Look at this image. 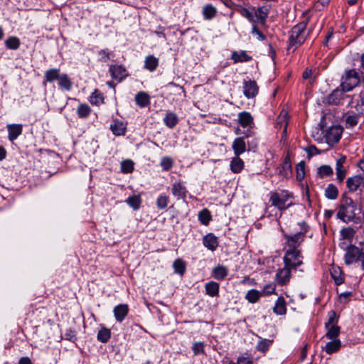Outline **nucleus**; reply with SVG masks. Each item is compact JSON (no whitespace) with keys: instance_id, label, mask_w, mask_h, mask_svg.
Returning <instances> with one entry per match:
<instances>
[{"instance_id":"nucleus-1","label":"nucleus","mask_w":364,"mask_h":364,"mask_svg":"<svg viewBox=\"0 0 364 364\" xmlns=\"http://www.w3.org/2000/svg\"><path fill=\"white\" fill-rule=\"evenodd\" d=\"M357 211H360V209L357 208L353 200L346 193H343L336 214L337 218L346 223L354 221L356 218Z\"/></svg>"},{"instance_id":"nucleus-2","label":"nucleus","mask_w":364,"mask_h":364,"mask_svg":"<svg viewBox=\"0 0 364 364\" xmlns=\"http://www.w3.org/2000/svg\"><path fill=\"white\" fill-rule=\"evenodd\" d=\"M294 197L291 192L282 190L270 193L269 202L278 210L284 211L294 204Z\"/></svg>"},{"instance_id":"nucleus-3","label":"nucleus","mask_w":364,"mask_h":364,"mask_svg":"<svg viewBox=\"0 0 364 364\" xmlns=\"http://www.w3.org/2000/svg\"><path fill=\"white\" fill-rule=\"evenodd\" d=\"M300 231L294 234H284L287 250H300L299 247L303 242L305 235L308 232L309 226L305 222L299 223Z\"/></svg>"},{"instance_id":"nucleus-4","label":"nucleus","mask_w":364,"mask_h":364,"mask_svg":"<svg viewBox=\"0 0 364 364\" xmlns=\"http://www.w3.org/2000/svg\"><path fill=\"white\" fill-rule=\"evenodd\" d=\"M306 37V24L301 23L294 26L290 31L288 49L293 48V50H295L304 43Z\"/></svg>"},{"instance_id":"nucleus-5","label":"nucleus","mask_w":364,"mask_h":364,"mask_svg":"<svg viewBox=\"0 0 364 364\" xmlns=\"http://www.w3.org/2000/svg\"><path fill=\"white\" fill-rule=\"evenodd\" d=\"M284 265L296 269L303 263V256L301 250H287L284 257Z\"/></svg>"},{"instance_id":"nucleus-6","label":"nucleus","mask_w":364,"mask_h":364,"mask_svg":"<svg viewBox=\"0 0 364 364\" xmlns=\"http://www.w3.org/2000/svg\"><path fill=\"white\" fill-rule=\"evenodd\" d=\"M360 82L358 73L354 70H350L346 73V77L341 83V87L346 92L351 90L358 85Z\"/></svg>"},{"instance_id":"nucleus-7","label":"nucleus","mask_w":364,"mask_h":364,"mask_svg":"<svg viewBox=\"0 0 364 364\" xmlns=\"http://www.w3.org/2000/svg\"><path fill=\"white\" fill-rule=\"evenodd\" d=\"M291 268L284 265V267L277 272L275 276V281L279 286L287 284L291 278Z\"/></svg>"},{"instance_id":"nucleus-8","label":"nucleus","mask_w":364,"mask_h":364,"mask_svg":"<svg viewBox=\"0 0 364 364\" xmlns=\"http://www.w3.org/2000/svg\"><path fill=\"white\" fill-rule=\"evenodd\" d=\"M243 85V93L247 98H253L257 95L259 87L255 80H245Z\"/></svg>"},{"instance_id":"nucleus-9","label":"nucleus","mask_w":364,"mask_h":364,"mask_svg":"<svg viewBox=\"0 0 364 364\" xmlns=\"http://www.w3.org/2000/svg\"><path fill=\"white\" fill-rule=\"evenodd\" d=\"M342 129L338 126L331 127L326 132V141L329 144H333L340 140L342 134Z\"/></svg>"},{"instance_id":"nucleus-10","label":"nucleus","mask_w":364,"mask_h":364,"mask_svg":"<svg viewBox=\"0 0 364 364\" xmlns=\"http://www.w3.org/2000/svg\"><path fill=\"white\" fill-rule=\"evenodd\" d=\"M346 91L341 89H336L334 90L327 97V102L330 105H339L341 103L342 100H344L346 97H348V95L345 94Z\"/></svg>"},{"instance_id":"nucleus-11","label":"nucleus","mask_w":364,"mask_h":364,"mask_svg":"<svg viewBox=\"0 0 364 364\" xmlns=\"http://www.w3.org/2000/svg\"><path fill=\"white\" fill-rule=\"evenodd\" d=\"M346 161V156H341L336 161V178L339 183H342L346 176V169L344 168V164Z\"/></svg>"},{"instance_id":"nucleus-12","label":"nucleus","mask_w":364,"mask_h":364,"mask_svg":"<svg viewBox=\"0 0 364 364\" xmlns=\"http://www.w3.org/2000/svg\"><path fill=\"white\" fill-rule=\"evenodd\" d=\"M109 72L113 79L122 81L127 75V70L122 65H112Z\"/></svg>"},{"instance_id":"nucleus-13","label":"nucleus","mask_w":364,"mask_h":364,"mask_svg":"<svg viewBox=\"0 0 364 364\" xmlns=\"http://www.w3.org/2000/svg\"><path fill=\"white\" fill-rule=\"evenodd\" d=\"M363 184H364V178L360 175L349 177L346 180V186L350 192L356 191Z\"/></svg>"},{"instance_id":"nucleus-14","label":"nucleus","mask_w":364,"mask_h":364,"mask_svg":"<svg viewBox=\"0 0 364 364\" xmlns=\"http://www.w3.org/2000/svg\"><path fill=\"white\" fill-rule=\"evenodd\" d=\"M8 130V138L9 141L16 140L23 132V127L20 124H10L6 126Z\"/></svg>"},{"instance_id":"nucleus-15","label":"nucleus","mask_w":364,"mask_h":364,"mask_svg":"<svg viewBox=\"0 0 364 364\" xmlns=\"http://www.w3.org/2000/svg\"><path fill=\"white\" fill-rule=\"evenodd\" d=\"M114 316L117 322H122L129 313L127 304H119L114 308Z\"/></svg>"},{"instance_id":"nucleus-16","label":"nucleus","mask_w":364,"mask_h":364,"mask_svg":"<svg viewBox=\"0 0 364 364\" xmlns=\"http://www.w3.org/2000/svg\"><path fill=\"white\" fill-rule=\"evenodd\" d=\"M232 150L236 156H239L246 151V143L245 137H237L235 139L232 145Z\"/></svg>"},{"instance_id":"nucleus-17","label":"nucleus","mask_w":364,"mask_h":364,"mask_svg":"<svg viewBox=\"0 0 364 364\" xmlns=\"http://www.w3.org/2000/svg\"><path fill=\"white\" fill-rule=\"evenodd\" d=\"M203 245L211 251H214L218 246V238L213 234L209 233L203 238Z\"/></svg>"},{"instance_id":"nucleus-18","label":"nucleus","mask_w":364,"mask_h":364,"mask_svg":"<svg viewBox=\"0 0 364 364\" xmlns=\"http://www.w3.org/2000/svg\"><path fill=\"white\" fill-rule=\"evenodd\" d=\"M273 312L277 315H284L287 313V302L283 296H279L273 307Z\"/></svg>"},{"instance_id":"nucleus-19","label":"nucleus","mask_w":364,"mask_h":364,"mask_svg":"<svg viewBox=\"0 0 364 364\" xmlns=\"http://www.w3.org/2000/svg\"><path fill=\"white\" fill-rule=\"evenodd\" d=\"M172 194L177 198H184L186 196L187 190L185 186L181 183H174L171 189Z\"/></svg>"},{"instance_id":"nucleus-20","label":"nucleus","mask_w":364,"mask_h":364,"mask_svg":"<svg viewBox=\"0 0 364 364\" xmlns=\"http://www.w3.org/2000/svg\"><path fill=\"white\" fill-rule=\"evenodd\" d=\"M231 59L235 63H245L250 61L252 60V57L250 56L245 50L232 51L231 54Z\"/></svg>"},{"instance_id":"nucleus-21","label":"nucleus","mask_w":364,"mask_h":364,"mask_svg":"<svg viewBox=\"0 0 364 364\" xmlns=\"http://www.w3.org/2000/svg\"><path fill=\"white\" fill-rule=\"evenodd\" d=\"M238 122L242 127H252L253 117L250 112L244 111L238 114Z\"/></svg>"},{"instance_id":"nucleus-22","label":"nucleus","mask_w":364,"mask_h":364,"mask_svg":"<svg viewBox=\"0 0 364 364\" xmlns=\"http://www.w3.org/2000/svg\"><path fill=\"white\" fill-rule=\"evenodd\" d=\"M333 341L328 342L323 350L328 354H333L337 352L341 347V341L339 339H332Z\"/></svg>"},{"instance_id":"nucleus-23","label":"nucleus","mask_w":364,"mask_h":364,"mask_svg":"<svg viewBox=\"0 0 364 364\" xmlns=\"http://www.w3.org/2000/svg\"><path fill=\"white\" fill-rule=\"evenodd\" d=\"M163 121L166 127L173 129L176 126L179 120L176 113L169 112L166 114Z\"/></svg>"},{"instance_id":"nucleus-24","label":"nucleus","mask_w":364,"mask_h":364,"mask_svg":"<svg viewBox=\"0 0 364 364\" xmlns=\"http://www.w3.org/2000/svg\"><path fill=\"white\" fill-rule=\"evenodd\" d=\"M228 269L226 267L218 265L212 270V276L217 280H223L227 277Z\"/></svg>"},{"instance_id":"nucleus-25","label":"nucleus","mask_w":364,"mask_h":364,"mask_svg":"<svg viewBox=\"0 0 364 364\" xmlns=\"http://www.w3.org/2000/svg\"><path fill=\"white\" fill-rule=\"evenodd\" d=\"M269 9L265 6L259 7L255 10V17L256 21H257L262 25L265 23L266 18L268 16Z\"/></svg>"},{"instance_id":"nucleus-26","label":"nucleus","mask_w":364,"mask_h":364,"mask_svg":"<svg viewBox=\"0 0 364 364\" xmlns=\"http://www.w3.org/2000/svg\"><path fill=\"white\" fill-rule=\"evenodd\" d=\"M202 14L205 20H211L216 16L217 9L213 4H208L203 7Z\"/></svg>"},{"instance_id":"nucleus-27","label":"nucleus","mask_w":364,"mask_h":364,"mask_svg":"<svg viewBox=\"0 0 364 364\" xmlns=\"http://www.w3.org/2000/svg\"><path fill=\"white\" fill-rule=\"evenodd\" d=\"M136 104L140 107H145L150 103L149 95L145 92H139L135 95Z\"/></svg>"},{"instance_id":"nucleus-28","label":"nucleus","mask_w":364,"mask_h":364,"mask_svg":"<svg viewBox=\"0 0 364 364\" xmlns=\"http://www.w3.org/2000/svg\"><path fill=\"white\" fill-rule=\"evenodd\" d=\"M219 284L216 282L210 281L205 284V293L211 297L217 296L219 294Z\"/></svg>"},{"instance_id":"nucleus-29","label":"nucleus","mask_w":364,"mask_h":364,"mask_svg":"<svg viewBox=\"0 0 364 364\" xmlns=\"http://www.w3.org/2000/svg\"><path fill=\"white\" fill-rule=\"evenodd\" d=\"M159 66V59L153 55L146 57L144 60V68L150 72L154 71Z\"/></svg>"},{"instance_id":"nucleus-30","label":"nucleus","mask_w":364,"mask_h":364,"mask_svg":"<svg viewBox=\"0 0 364 364\" xmlns=\"http://www.w3.org/2000/svg\"><path fill=\"white\" fill-rule=\"evenodd\" d=\"M61 74L60 70L58 68H52L46 70L44 74L46 80L49 82H53L55 80H59Z\"/></svg>"},{"instance_id":"nucleus-31","label":"nucleus","mask_w":364,"mask_h":364,"mask_svg":"<svg viewBox=\"0 0 364 364\" xmlns=\"http://www.w3.org/2000/svg\"><path fill=\"white\" fill-rule=\"evenodd\" d=\"M324 195L329 200H336L338 196V189L333 183H330L325 189Z\"/></svg>"},{"instance_id":"nucleus-32","label":"nucleus","mask_w":364,"mask_h":364,"mask_svg":"<svg viewBox=\"0 0 364 364\" xmlns=\"http://www.w3.org/2000/svg\"><path fill=\"white\" fill-rule=\"evenodd\" d=\"M110 129L114 135L122 136L125 134L126 127L122 122L114 121L113 124L110 125Z\"/></svg>"},{"instance_id":"nucleus-33","label":"nucleus","mask_w":364,"mask_h":364,"mask_svg":"<svg viewBox=\"0 0 364 364\" xmlns=\"http://www.w3.org/2000/svg\"><path fill=\"white\" fill-rule=\"evenodd\" d=\"M244 168V161L238 156L234 157L230 162V169L235 173H240Z\"/></svg>"},{"instance_id":"nucleus-34","label":"nucleus","mask_w":364,"mask_h":364,"mask_svg":"<svg viewBox=\"0 0 364 364\" xmlns=\"http://www.w3.org/2000/svg\"><path fill=\"white\" fill-rule=\"evenodd\" d=\"M4 43L6 47L10 50H17L21 46L20 39L16 36L8 37L6 39Z\"/></svg>"},{"instance_id":"nucleus-35","label":"nucleus","mask_w":364,"mask_h":364,"mask_svg":"<svg viewBox=\"0 0 364 364\" xmlns=\"http://www.w3.org/2000/svg\"><path fill=\"white\" fill-rule=\"evenodd\" d=\"M58 85L62 89L69 91L72 88L73 83L68 75L63 73L58 80Z\"/></svg>"},{"instance_id":"nucleus-36","label":"nucleus","mask_w":364,"mask_h":364,"mask_svg":"<svg viewBox=\"0 0 364 364\" xmlns=\"http://www.w3.org/2000/svg\"><path fill=\"white\" fill-rule=\"evenodd\" d=\"M262 293L256 289H250L249 290L246 295L245 299L252 304L257 302L261 298Z\"/></svg>"},{"instance_id":"nucleus-37","label":"nucleus","mask_w":364,"mask_h":364,"mask_svg":"<svg viewBox=\"0 0 364 364\" xmlns=\"http://www.w3.org/2000/svg\"><path fill=\"white\" fill-rule=\"evenodd\" d=\"M126 203L134 210H136L141 206V199L139 196L132 195L127 198Z\"/></svg>"},{"instance_id":"nucleus-38","label":"nucleus","mask_w":364,"mask_h":364,"mask_svg":"<svg viewBox=\"0 0 364 364\" xmlns=\"http://www.w3.org/2000/svg\"><path fill=\"white\" fill-rule=\"evenodd\" d=\"M111 337V331L109 328L102 327L97 333V339L98 341L105 343Z\"/></svg>"},{"instance_id":"nucleus-39","label":"nucleus","mask_w":364,"mask_h":364,"mask_svg":"<svg viewBox=\"0 0 364 364\" xmlns=\"http://www.w3.org/2000/svg\"><path fill=\"white\" fill-rule=\"evenodd\" d=\"M333 174V170L329 165H322L317 169V175L321 178L331 176Z\"/></svg>"},{"instance_id":"nucleus-40","label":"nucleus","mask_w":364,"mask_h":364,"mask_svg":"<svg viewBox=\"0 0 364 364\" xmlns=\"http://www.w3.org/2000/svg\"><path fill=\"white\" fill-rule=\"evenodd\" d=\"M211 219L210 212L207 208H204L198 213V220L201 224L208 225Z\"/></svg>"},{"instance_id":"nucleus-41","label":"nucleus","mask_w":364,"mask_h":364,"mask_svg":"<svg viewBox=\"0 0 364 364\" xmlns=\"http://www.w3.org/2000/svg\"><path fill=\"white\" fill-rule=\"evenodd\" d=\"M174 273L183 275L186 272V263L182 259H176L173 263Z\"/></svg>"},{"instance_id":"nucleus-42","label":"nucleus","mask_w":364,"mask_h":364,"mask_svg":"<svg viewBox=\"0 0 364 364\" xmlns=\"http://www.w3.org/2000/svg\"><path fill=\"white\" fill-rule=\"evenodd\" d=\"M90 102L92 105L98 106L104 102V96L100 91L95 90L90 97Z\"/></svg>"},{"instance_id":"nucleus-43","label":"nucleus","mask_w":364,"mask_h":364,"mask_svg":"<svg viewBox=\"0 0 364 364\" xmlns=\"http://www.w3.org/2000/svg\"><path fill=\"white\" fill-rule=\"evenodd\" d=\"M327 332L326 337L328 339H338L337 337L340 333V327L337 325H331L328 327H326Z\"/></svg>"},{"instance_id":"nucleus-44","label":"nucleus","mask_w":364,"mask_h":364,"mask_svg":"<svg viewBox=\"0 0 364 364\" xmlns=\"http://www.w3.org/2000/svg\"><path fill=\"white\" fill-rule=\"evenodd\" d=\"M331 275L336 285H340L343 282L341 270L339 267H333L331 269Z\"/></svg>"},{"instance_id":"nucleus-45","label":"nucleus","mask_w":364,"mask_h":364,"mask_svg":"<svg viewBox=\"0 0 364 364\" xmlns=\"http://www.w3.org/2000/svg\"><path fill=\"white\" fill-rule=\"evenodd\" d=\"M91 113V109L87 104H80L77 109V114L80 118H87Z\"/></svg>"},{"instance_id":"nucleus-46","label":"nucleus","mask_w":364,"mask_h":364,"mask_svg":"<svg viewBox=\"0 0 364 364\" xmlns=\"http://www.w3.org/2000/svg\"><path fill=\"white\" fill-rule=\"evenodd\" d=\"M296 179L301 181L305 177V163L304 161L299 162L296 166Z\"/></svg>"},{"instance_id":"nucleus-47","label":"nucleus","mask_w":364,"mask_h":364,"mask_svg":"<svg viewBox=\"0 0 364 364\" xmlns=\"http://www.w3.org/2000/svg\"><path fill=\"white\" fill-rule=\"evenodd\" d=\"M169 202V198L165 195H161L156 200V206L159 209H165Z\"/></svg>"},{"instance_id":"nucleus-48","label":"nucleus","mask_w":364,"mask_h":364,"mask_svg":"<svg viewBox=\"0 0 364 364\" xmlns=\"http://www.w3.org/2000/svg\"><path fill=\"white\" fill-rule=\"evenodd\" d=\"M134 170V163L131 160H125L121 163V171L124 173H132Z\"/></svg>"},{"instance_id":"nucleus-49","label":"nucleus","mask_w":364,"mask_h":364,"mask_svg":"<svg viewBox=\"0 0 364 364\" xmlns=\"http://www.w3.org/2000/svg\"><path fill=\"white\" fill-rule=\"evenodd\" d=\"M173 161L171 158L164 156L161 159L160 165L165 171H169L173 166Z\"/></svg>"},{"instance_id":"nucleus-50","label":"nucleus","mask_w":364,"mask_h":364,"mask_svg":"<svg viewBox=\"0 0 364 364\" xmlns=\"http://www.w3.org/2000/svg\"><path fill=\"white\" fill-rule=\"evenodd\" d=\"M272 340H269V339H262L261 341H259V342L258 343L257 346V349L259 350V351H261V352H266L267 350H268L270 345L272 344Z\"/></svg>"},{"instance_id":"nucleus-51","label":"nucleus","mask_w":364,"mask_h":364,"mask_svg":"<svg viewBox=\"0 0 364 364\" xmlns=\"http://www.w3.org/2000/svg\"><path fill=\"white\" fill-rule=\"evenodd\" d=\"M346 127L348 128H351L355 127L358 122V116L357 114H350L346 117Z\"/></svg>"},{"instance_id":"nucleus-52","label":"nucleus","mask_w":364,"mask_h":364,"mask_svg":"<svg viewBox=\"0 0 364 364\" xmlns=\"http://www.w3.org/2000/svg\"><path fill=\"white\" fill-rule=\"evenodd\" d=\"M239 12L242 16L245 17L250 22H252V23L256 22L255 15L249 9H247L246 8H241L239 10Z\"/></svg>"},{"instance_id":"nucleus-53","label":"nucleus","mask_w":364,"mask_h":364,"mask_svg":"<svg viewBox=\"0 0 364 364\" xmlns=\"http://www.w3.org/2000/svg\"><path fill=\"white\" fill-rule=\"evenodd\" d=\"M99 59L101 62L106 63L110 58V55L112 54V52L109 51L107 49L100 50L97 53Z\"/></svg>"},{"instance_id":"nucleus-54","label":"nucleus","mask_w":364,"mask_h":364,"mask_svg":"<svg viewBox=\"0 0 364 364\" xmlns=\"http://www.w3.org/2000/svg\"><path fill=\"white\" fill-rule=\"evenodd\" d=\"M205 344L203 342H195L193 344L192 350L195 355L204 353Z\"/></svg>"},{"instance_id":"nucleus-55","label":"nucleus","mask_w":364,"mask_h":364,"mask_svg":"<svg viewBox=\"0 0 364 364\" xmlns=\"http://www.w3.org/2000/svg\"><path fill=\"white\" fill-rule=\"evenodd\" d=\"M64 336L65 339L71 342H75L77 340L76 331L72 328L67 329Z\"/></svg>"},{"instance_id":"nucleus-56","label":"nucleus","mask_w":364,"mask_h":364,"mask_svg":"<svg viewBox=\"0 0 364 364\" xmlns=\"http://www.w3.org/2000/svg\"><path fill=\"white\" fill-rule=\"evenodd\" d=\"M336 323H337L336 314L334 311H331L328 313V321L325 323V327H328L331 325H336Z\"/></svg>"},{"instance_id":"nucleus-57","label":"nucleus","mask_w":364,"mask_h":364,"mask_svg":"<svg viewBox=\"0 0 364 364\" xmlns=\"http://www.w3.org/2000/svg\"><path fill=\"white\" fill-rule=\"evenodd\" d=\"M252 34L255 36L257 38L259 41H264L265 39V36L259 30L257 26L254 23L252 26Z\"/></svg>"},{"instance_id":"nucleus-58","label":"nucleus","mask_w":364,"mask_h":364,"mask_svg":"<svg viewBox=\"0 0 364 364\" xmlns=\"http://www.w3.org/2000/svg\"><path fill=\"white\" fill-rule=\"evenodd\" d=\"M355 109L359 114H364V92L360 93V100L355 105Z\"/></svg>"},{"instance_id":"nucleus-59","label":"nucleus","mask_w":364,"mask_h":364,"mask_svg":"<svg viewBox=\"0 0 364 364\" xmlns=\"http://www.w3.org/2000/svg\"><path fill=\"white\" fill-rule=\"evenodd\" d=\"M305 151L308 154L309 156H312L314 155L320 154L319 150L314 145H311L306 147Z\"/></svg>"},{"instance_id":"nucleus-60","label":"nucleus","mask_w":364,"mask_h":364,"mask_svg":"<svg viewBox=\"0 0 364 364\" xmlns=\"http://www.w3.org/2000/svg\"><path fill=\"white\" fill-rule=\"evenodd\" d=\"M275 291V286L273 284H269L266 286H264L262 293L266 295H270L273 293H274Z\"/></svg>"},{"instance_id":"nucleus-61","label":"nucleus","mask_w":364,"mask_h":364,"mask_svg":"<svg viewBox=\"0 0 364 364\" xmlns=\"http://www.w3.org/2000/svg\"><path fill=\"white\" fill-rule=\"evenodd\" d=\"M237 364H254V362L250 358L239 356L237 359Z\"/></svg>"},{"instance_id":"nucleus-62","label":"nucleus","mask_w":364,"mask_h":364,"mask_svg":"<svg viewBox=\"0 0 364 364\" xmlns=\"http://www.w3.org/2000/svg\"><path fill=\"white\" fill-rule=\"evenodd\" d=\"M341 232L344 237H350L353 235L354 231L352 228H348L342 229Z\"/></svg>"},{"instance_id":"nucleus-63","label":"nucleus","mask_w":364,"mask_h":364,"mask_svg":"<svg viewBox=\"0 0 364 364\" xmlns=\"http://www.w3.org/2000/svg\"><path fill=\"white\" fill-rule=\"evenodd\" d=\"M286 115L287 114L285 113L284 114H280L279 117H278V122L277 123L278 124H284V132H286V130H287V122L286 120Z\"/></svg>"},{"instance_id":"nucleus-64","label":"nucleus","mask_w":364,"mask_h":364,"mask_svg":"<svg viewBox=\"0 0 364 364\" xmlns=\"http://www.w3.org/2000/svg\"><path fill=\"white\" fill-rule=\"evenodd\" d=\"M282 168L284 171H286V170L291 171V164L290 162V159L288 157L285 158V159L282 164Z\"/></svg>"}]
</instances>
